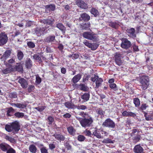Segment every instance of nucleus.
Masks as SVG:
<instances>
[{
    "mask_svg": "<svg viewBox=\"0 0 153 153\" xmlns=\"http://www.w3.org/2000/svg\"><path fill=\"white\" fill-rule=\"evenodd\" d=\"M20 127L19 123L17 121H15L10 123L9 125H6L5 129L9 132H12L14 134H16L20 129Z\"/></svg>",
    "mask_w": 153,
    "mask_h": 153,
    "instance_id": "obj_1",
    "label": "nucleus"
},
{
    "mask_svg": "<svg viewBox=\"0 0 153 153\" xmlns=\"http://www.w3.org/2000/svg\"><path fill=\"white\" fill-rule=\"evenodd\" d=\"M149 81L148 76L145 75L141 76L139 79V82L141 88L143 90H146L149 85Z\"/></svg>",
    "mask_w": 153,
    "mask_h": 153,
    "instance_id": "obj_2",
    "label": "nucleus"
},
{
    "mask_svg": "<svg viewBox=\"0 0 153 153\" xmlns=\"http://www.w3.org/2000/svg\"><path fill=\"white\" fill-rule=\"evenodd\" d=\"M83 37L86 39L92 40L93 42H97L99 40L98 35L93 32L86 31L82 34Z\"/></svg>",
    "mask_w": 153,
    "mask_h": 153,
    "instance_id": "obj_3",
    "label": "nucleus"
},
{
    "mask_svg": "<svg viewBox=\"0 0 153 153\" xmlns=\"http://www.w3.org/2000/svg\"><path fill=\"white\" fill-rule=\"evenodd\" d=\"M77 119L79 121L81 126L84 128L89 127L93 122V120L91 117L88 119L79 118Z\"/></svg>",
    "mask_w": 153,
    "mask_h": 153,
    "instance_id": "obj_4",
    "label": "nucleus"
},
{
    "mask_svg": "<svg viewBox=\"0 0 153 153\" xmlns=\"http://www.w3.org/2000/svg\"><path fill=\"white\" fill-rule=\"evenodd\" d=\"M102 125L103 126L112 128H114L115 127V123L110 118L105 120Z\"/></svg>",
    "mask_w": 153,
    "mask_h": 153,
    "instance_id": "obj_5",
    "label": "nucleus"
},
{
    "mask_svg": "<svg viewBox=\"0 0 153 153\" xmlns=\"http://www.w3.org/2000/svg\"><path fill=\"white\" fill-rule=\"evenodd\" d=\"M122 42L121 47L123 48L127 49L131 45V43L127 38H122L121 39Z\"/></svg>",
    "mask_w": 153,
    "mask_h": 153,
    "instance_id": "obj_6",
    "label": "nucleus"
},
{
    "mask_svg": "<svg viewBox=\"0 0 153 153\" xmlns=\"http://www.w3.org/2000/svg\"><path fill=\"white\" fill-rule=\"evenodd\" d=\"M8 37L5 32L0 33V45L3 46L8 41Z\"/></svg>",
    "mask_w": 153,
    "mask_h": 153,
    "instance_id": "obj_7",
    "label": "nucleus"
},
{
    "mask_svg": "<svg viewBox=\"0 0 153 153\" xmlns=\"http://www.w3.org/2000/svg\"><path fill=\"white\" fill-rule=\"evenodd\" d=\"M46 29V27H36L34 29V33L37 36H40L44 34Z\"/></svg>",
    "mask_w": 153,
    "mask_h": 153,
    "instance_id": "obj_8",
    "label": "nucleus"
},
{
    "mask_svg": "<svg viewBox=\"0 0 153 153\" xmlns=\"http://www.w3.org/2000/svg\"><path fill=\"white\" fill-rule=\"evenodd\" d=\"M54 20L52 18H48L47 19H41L40 22L44 24L48 25L50 26H52L54 23Z\"/></svg>",
    "mask_w": 153,
    "mask_h": 153,
    "instance_id": "obj_9",
    "label": "nucleus"
},
{
    "mask_svg": "<svg viewBox=\"0 0 153 153\" xmlns=\"http://www.w3.org/2000/svg\"><path fill=\"white\" fill-rule=\"evenodd\" d=\"M90 19V16L85 13H83L80 15L79 20V22H87Z\"/></svg>",
    "mask_w": 153,
    "mask_h": 153,
    "instance_id": "obj_10",
    "label": "nucleus"
},
{
    "mask_svg": "<svg viewBox=\"0 0 153 153\" xmlns=\"http://www.w3.org/2000/svg\"><path fill=\"white\" fill-rule=\"evenodd\" d=\"M122 54L117 53L114 56V60L116 64L119 66H120L122 64V61L121 58L122 56Z\"/></svg>",
    "mask_w": 153,
    "mask_h": 153,
    "instance_id": "obj_11",
    "label": "nucleus"
},
{
    "mask_svg": "<svg viewBox=\"0 0 153 153\" xmlns=\"http://www.w3.org/2000/svg\"><path fill=\"white\" fill-rule=\"evenodd\" d=\"M76 4L79 7L84 9L88 8L87 4L82 0H77Z\"/></svg>",
    "mask_w": 153,
    "mask_h": 153,
    "instance_id": "obj_12",
    "label": "nucleus"
},
{
    "mask_svg": "<svg viewBox=\"0 0 153 153\" xmlns=\"http://www.w3.org/2000/svg\"><path fill=\"white\" fill-rule=\"evenodd\" d=\"M52 136L54 137L56 140L60 142L64 141L65 138V135H63L61 133H56L54 134H53Z\"/></svg>",
    "mask_w": 153,
    "mask_h": 153,
    "instance_id": "obj_13",
    "label": "nucleus"
},
{
    "mask_svg": "<svg viewBox=\"0 0 153 153\" xmlns=\"http://www.w3.org/2000/svg\"><path fill=\"white\" fill-rule=\"evenodd\" d=\"M18 82L23 88L25 89L27 88L28 83L27 80L23 78H21L19 79Z\"/></svg>",
    "mask_w": 153,
    "mask_h": 153,
    "instance_id": "obj_14",
    "label": "nucleus"
},
{
    "mask_svg": "<svg viewBox=\"0 0 153 153\" xmlns=\"http://www.w3.org/2000/svg\"><path fill=\"white\" fill-rule=\"evenodd\" d=\"M126 32L129 37L133 38L136 37V35L135 33V30L134 28H131L128 29L126 30Z\"/></svg>",
    "mask_w": 153,
    "mask_h": 153,
    "instance_id": "obj_15",
    "label": "nucleus"
},
{
    "mask_svg": "<svg viewBox=\"0 0 153 153\" xmlns=\"http://www.w3.org/2000/svg\"><path fill=\"white\" fill-rule=\"evenodd\" d=\"M142 112L144 114L146 120L149 121L153 120V112L146 113L145 111H143Z\"/></svg>",
    "mask_w": 153,
    "mask_h": 153,
    "instance_id": "obj_16",
    "label": "nucleus"
},
{
    "mask_svg": "<svg viewBox=\"0 0 153 153\" xmlns=\"http://www.w3.org/2000/svg\"><path fill=\"white\" fill-rule=\"evenodd\" d=\"M122 114L123 117H130L133 118H135L136 117V114L135 113L131 111H124L122 113Z\"/></svg>",
    "mask_w": 153,
    "mask_h": 153,
    "instance_id": "obj_17",
    "label": "nucleus"
},
{
    "mask_svg": "<svg viewBox=\"0 0 153 153\" xmlns=\"http://www.w3.org/2000/svg\"><path fill=\"white\" fill-rule=\"evenodd\" d=\"M133 151L135 153H144L143 148L140 144L136 145L134 146Z\"/></svg>",
    "mask_w": 153,
    "mask_h": 153,
    "instance_id": "obj_18",
    "label": "nucleus"
},
{
    "mask_svg": "<svg viewBox=\"0 0 153 153\" xmlns=\"http://www.w3.org/2000/svg\"><path fill=\"white\" fill-rule=\"evenodd\" d=\"M94 129L92 133V135H94L97 138H102L103 136L101 135L100 129H98L97 128H95Z\"/></svg>",
    "mask_w": 153,
    "mask_h": 153,
    "instance_id": "obj_19",
    "label": "nucleus"
},
{
    "mask_svg": "<svg viewBox=\"0 0 153 153\" xmlns=\"http://www.w3.org/2000/svg\"><path fill=\"white\" fill-rule=\"evenodd\" d=\"M82 74L80 73L75 75L71 79V82L74 84L76 83L79 81L82 77Z\"/></svg>",
    "mask_w": 153,
    "mask_h": 153,
    "instance_id": "obj_20",
    "label": "nucleus"
},
{
    "mask_svg": "<svg viewBox=\"0 0 153 153\" xmlns=\"http://www.w3.org/2000/svg\"><path fill=\"white\" fill-rule=\"evenodd\" d=\"M67 128L68 132L70 135L74 136L75 135L76 130L73 126H71L68 127Z\"/></svg>",
    "mask_w": 153,
    "mask_h": 153,
    "instance_id": "obj_21",
    "label": "nucleus"
},
{
    "mask_svg": "<svg viewBox=\"0 0 153 153\" xmlns=\"http://www.w3.org/2000/svg\"><path fill=\"white\" fill-rule=\"evenodd\" d=\"M11 51L10 50H7L5 51L4 54L1 57V59L5 60L10 55Z\"/></svg>",
    "mask_w": 153,
    "mask_h": 153,
    "instance_id": "obj_22",
    "label": "nucleus"
},
{
    "mask_svg": "<svg viewBox=\"0 0 153 153\" xmlns=\"http://www.w3.org/2000/svg\"><path fill=\"white\" fill-rule=\"evenodd\" d=\"M64 105L68 109H74L75 108V105L71 102H67L64 103Z\"/></svg>",
    "mask_w": 153,
    "mask_h": 153,
    "instance_id": "obj_23",
    "label": "nucleus"
},
{
    "mask_svg": "<svg viewBox=\"0 0 153 153\" xmlns=\"http://www.w3.org/2000/svg\"><path fill=\"white\" fill-rule=\"evenodd\" d=\"M45 8L49 11H54L56 9V6L54 4H51L49 5H46Z\"/></svg>",
    "mask_w": 153,
    "mask_h": 153,
    "instance_id": "obj_24",
    "label": "nucleus"
},
{
    "mask_svg": "<svg viewBox=\"0 0 153 153\" xmlns=\"http://www.w3.org/2000/svg\"><path fill=\"white\" fill-rule=\"evenodd\" d=\"M109 26L112 28L117 29L120 26L118 22H109Z\"/></svg>",
    "mask_w": 153,
    "mask_h": 153,
    "instance_id": "obj_25",
    "label": "nucleus"
},
{
    "mask_svg": "<svg viewBox=\"0 0 153 153\" xmlns=\"http://www.w3.org/2000/svg\"><path fill=\"white\" fill-rule=\"evenodd\" d=\"M25 66L27 69H30L32 66V62L29 58H27L25 61Z\"/></svg>",
    "mask_w": 153,
    "mask_h": 153,
    "instance_id": "obj_26",
    "label": "nucleus"
},
{
    "mask_svg": "<svg viewBox=\"0 0 153 153\" xmlns=\"http://www.w3.org/2000/svg\"><path fill=\"white\" fill-rule=\"evenodd\" d=\"M90 95L89 93H85L81 96V98L84 102L87 101L90 98Z\"/></svg>",
    "mask_w": 153,
    "mask_h": 153,
    "instance_id": "obj_27",
    "label": "nucleus"
},
{
    "mask_svg": "<svg viewBox=\"0 0 153 153\" xmlns=\"http://www.w3.org/2000/svg\"><path fill=\"white\" fill-rule=\"evenodd\" d=\"M55 36L54 35L52 36H50L47 37L45 39V42H50L54 41L55 39Z\"/></svg>",
    "mask_w": 153,
    "mask_h": 153,
    "instance_id": "obj_28",
    "label": "nucleus"
},
{
    "mask_svg": "<svg viewBox=\"0 0 153 153\" xmlns=\"http://www.w3.org/2000/svg\"><path fill=\"white\" fill-rule=\"evenodd\" d=\"M10 147V146L7 144H4L3 143L0 144V148L3 151H7L8 149Z\"/></svg>",
    "mask_w": 153,
    "mask_h": 153,
    "instance_id": "obj_29",
    "label": "nucleus"
},
{
    "mask_svg": "<svg viewBox=\"0 0 153 153\" xmlns=\"http://www.w3.org/2000/svg\"><path fill=\"white\" fill-rule=\"evenodd\" d=\"M13 68L11 67H9L6 68L2 70V72L3 74H7L10 73L12 71H13Z\"/></svg>",
    "mask_w": 153,
    "mask_h": 153,
    "instance_id": "obj_30",
    "label": "nucleus"
},
{
    "mask_svg": "<svg viewBox=\"0 0 153 153\" xmlns=\"http://www.w3.org/2000/svg\"><path fill=\"white\" fill-rule=\"evenodd\" d=\"M42 55L39 53L34 54L33 56V59L35 60H37L39 63L42 62V60L41 59Z\"/></svg>",
    "mask_w": 153,
    "mask_h": 153,
    "instance_id": "obj_31",
    "label": "nucleus"
},
{
    "mask_svg": "<svg viewBox=\"0 0 153 153\" xmlns=\"http://www.w3.org/2000/svg\"><path fill=\"white\" fill-rule=\"evenodd\" d=\"M56 27L63 33H65L66 30V27L62 23H58L56 24Z\"/></svg>",
    "mask_w": 153,
    "mask_h": 153,
    "instance_id": "obj_32",
    "label": "nucleus"
},
{
    "mask_svg": "<svg viewBox=\"0 0 153 153\" xmlns=\"http://www.w3.org/2000/svg\"><path fill=\"white\" fill-rule=\"evenodd\" d=\"M17 56L18 59L19 60H21L23 59L24 56V55L22 51L20 50H18L17 51Z\"/></svg>",
    "mask_w": 153,
    "mask_h": 153,
    "instance_id": "obj_33",
    "label": "nucleus"
},
{
    "mask_svg": "<svg viewBox=\"0 0 153 153\" xmlns=\"http://www.w3.org/2000/svg\"><path fill=\"white\" fill-rule=\"evenodd\" d=\"M79 86V89L81 91H88V87L85 85V84L83 83L80 84Z\"/></svg>",
    "mask_w": 153,
    "mask_h": 153,
    "instance_id": "obj_34",
    "label": "nucleus"
},
{
    "mask_svg": "<svg viewBox=\"0 0 153 153\" xmlns=\"http://www.w3.org/2000/svg\"><path fill=\"white\" fill-rule=\"evenodd\" d=\"M14 111V110L13 108L10 107L8 108V110L7 112V116H12Z\"/></svg>",
    "mask_w": 153,
    "mask_h": 153,
    "instance_id": "obj_35",
    "label": "nucleus"
},
{
    "mask_svg": "<svg viewBox=\"0 0 153 153\" xmlns=\"http://www.w3.org/2000/svg\"><path fill=\"white\" fill-rule=\"evenodd\" d=\"M17 65H15L14 67L15 70L18 72H22L23 71V68L22 66L20 63H16Z\"/></svg>",
    "mask_w": 153,
    "mask_h": 153,
    "instance_id": "obj_36",
    "label": "nucleus"
},
{
    "mask_svg": "<svg viewBox=\"0 0 153 153\" xmlns=\"http://www.w3.org/2000/svg\"><path fill=\"white\" fill-rule=\"evenodd\" d=\"M103 81V79L101 78H98L95 82L96 88H98L101 85Z\"/></svg>",
    "mask_w": 153,
    "mask_h": 153,
    "instance_id": "obj_37",
    "label": "nucleus"
},
{
    "mask_svg": "<svg viewBox=\"0 0 153 153\" xmlns=\"http://www.w3.org/2000/svg\"><path fill=\"white\" fill-rule=\"evenodd\" d=\"M29 150L31 152L36 153V152L37 149L34 145L31 144L29 146Z\"/></svg>",
    "mask_w": 153,
    "mask_h": 153,
    "instance_id": "obj_38",
    "label": "nucleus"
},
{
    "mask_svg": "<svg viewBox=\"0 0 153 153\" xmlns=\"http://www.w3.org/2000/svg\"><path fill=\"white\" fill-rule=\"evenodd\" d=\"M90 12L95 17H97L99 15L98 10L94 8H92Z\"/></svg>",
    "mask_w": 153,
    "mask_h": 153,
    "instance_id": "obj_39",
    "label": "nucleus"
},
{
    "mask_svg": "<svg viewBox=\"0 0 153 153\" xmlns=\"http://www.w3.org/2000/svg\"><path fill=\"white\" fill-rule=\"evenodd\" d=\"M15 106L19 108L24 109L26 107V105L25 104H21L20 103H13Z\"/></svg>",
    "mask_w": 153,
    "mask_h": 153,
    "instance_id": "obj_40",
    "label": "nucleus"
},
{
    "mask_svg": "<svg viewBox=\"0 0 153 153\" xmlns=\"http://www.w3.org/2000/svg\"><path fill=\"white\" fill-rule=\"evenodd\" d=\"M90 24L89 23H85L81 25V27L82 29L87 30L90 26Z\"/></svg>",
    "mask_w": 153,
    "mask_h": 153,
    "instance_id": "obj_41",
    "label": "nucleus"
},
{
    "mask_svg": "<svg viewBox=\"0 0 153 153\" xmlns=\"http://www.w3.org/2000/svg\"><path fill=\"white\" fill-rule=\"evenodd\" d=\"M133 102L136 107L139 106L140 104V100L137 97L135 98L134 99Z\"/></svg>",
    "mask_w": 153,
    "mask_h": 153,
    "instance_id": "obj_42",
    "label": "nucleus"
},
{
    "mask_svg": "<svg viewBox=\"0 0 153 153\" xmlns=\"http://www.w3.org/2000/svg\"><path fill=\"white\" fill-rule=\"evenodd\" d=\"M27 45L28 47L30 48H33L35 47V44L32 41L27 42Z\"/></svg>",
    "mask_w": 153,
    "mask_h": 153,
    "instance_id": "obj_43",
    "label": "nucleus"
},
{
    "mask_svg": "<svg viewBox=\"0 0 153 153\" xmlns=\"http://www.w3.org/2000/svg\"><path fill=\"white\" fill-rule=\"evenodd\" d=\"M14 116L17 118H22L24 116V114L22 112H17L15 113Z\"/></svg>",
    "mask_w": 153,
    "mask_h": 153,
    "instance_id": "obj_44",
    "label": "nucleus"
},
{
    "mask_svg": "<svg viewBox=\"0 0 153 153\" xmlns=\"http://www.w3.org/2000/svg\"><path fill=\"white\" fill-rule=\"evenodd\" d=\"M110 88L113 89L114 91H116L118 90V88L117 86L116 85L115 83H112L109 84Z\"/></svg>",
    "mask_w": 153,
    "mask_h": 153,
    "instance_id": "obj_45",
    "label": "nucleus"
},
{
    "mask_svg": "<svg viewBox=\"0 0 153 153\" xmlns=\"http://www.w3.org/2000/svg\"><path fill=\"white\" fill-rule=\"evenodd\" d=\"M9 97L10 98H16L17 97V95L16 92H13L9 94Z\"/></svg>",
    "mask_w": 153,
    "mask_h": 153,
    "instance_id": "obj_46",
    "label": "nucleus"
},
{
    "mask_svg": "<svg viewBox=\"0 0 153 153\" xmlns=\"http://www.w3.org/2000/svg\"><path fill=\"white\" fill-rule=\"evenodd\" d=\"M99 44L97 43H92L91 47V48L92 50H96L99 47Z\"/></svg>",
    "mask_w": 153,
    "mask_h": 153,
    "instance_id": "obj_47",
    "label": "nucleus"
},
{
    "mask_svg": "<svg viewBox=\"0 0 153 153\" xmlns=\"http://www.w3.org/2000/svg\"><path fill=\"white\" fill-rule=\"evenodd\" d=\"M103 143H113L114 141L112 140L111 139L107 138L104 139L102 141Z\"/></svg>",
    "mask_w": 153,
    "mask_h": 153,
    "instance_id": "obj_48",
    "label": "nucleus"
},
{
    "mask_svg": "<svg viewBox=\"0 0 153 153\" xmlns=\"http://www.w3.org/2000/svg\"><path fill=\"white\" fill-rule=\"evenodd\" d=\"M77 138L78 141L80 142L83 141L86 139L85 137L84 136L81 134L79 135Z\"/></svg>",
    "mask_w": 153,
    "mask_h": 153,
    "instance_id": "obj_49",
    "label": "nucleus"
},
{
    "mask_svg": "<svg viewBox=\"0 0 153 153\" xmlns=\"http://www.w3.org/2000/svg\"><path fill=\"white\" fill-rule=\"evenodd\" d=\"M97 111L98 114L100 115L102 117L104 116L105 111L101 108H99L97 109Z\"/></svg>",
    "mask_w": 153,
    "mask_h": 153,
    "instance_id": "obj_50",
    "label": "nucleus"
},
{
    "mask_svg": "<svg viewBox=\"0 0 153 153\" xmlns=\"http://www.w3.org/2000/svg\"><path fill=\"white\" fill-rule=\"evenodd\" d=\"M42 81L41 78L38 75L36 76L35 82L37 84H39L41 83Z\"/></svg>",
    "mask_w": 153,
    "mask_h": 153,
    "instance_id": "obj_51",
    "label": "nucleus"
},
{
    "mask_svg": "<svg viewBox=\"0 0 153 153\" xmlns=\"http://www.w3.org/2000/svg\"><path fill=\"white\" fill-rule=\"evenodd\" d=\"M35 89V86L34 85H29L27 88L28 91L29 93H30L34 91Z\"/></svg>",
    "mask_w": 153,
    "mask_h": 153,
    "instance_id": "obj_52",
    "label": "nucleus"
},
{
    "mask_svg": "<svg viewBox=\"0 0 153 153\" xmlns=\"http://www.w3.org/2000/svg\"><path fill=\"white\" fill-rule=\"evenodd\" d=\"M91 76L88 74L86 76L84 75L82 79V82H87L89 78Z\"/></svg>",
    "mask_w": 153,
    "mask_h": 153,
    "instance_id": "obj_53",
    "label": "nucleus"
},
{
    "mask_svg": "<svg viewBox=\"0 0 153 153\" xmlns=\"http://www.w3.org/2000/svg\"><path fill=\"white\" fill-rule=\"evenodd\" d=\"M101 134L102 136H103V137L104 136H107L108 134V133L105 131L103 128H100Z\"/></svg>",
    "mask_w": 153,
    "mask_h": 153,
    "instance_id": "obj_54",
    "label": "nucleus"
},
{
    "mask_svg": "<svg viewBox=\"0 0 153 153\" xmlns=\"http://www.w3.org/2000/svg\"><path fill=\"white\" fill-rule=\"evenodd\" d=\"M84 133L85 136L90 137H91V135L92 134L90 130H88L87 129L84 131Z\"/></svg>",
    "mask_w": 153,
    "mask_h": 153,
    "instance_id": "obj_55",
    "label": "nucleus"
},
{
    "mask_svg": "<svg viewBox=\"0 0 153 153\" xmlns=\"http://www.w3.org/2000/svg\"><path fill=\"white\" fill-rule=\"evenodd\" d=\"M46 108L45 106H42L40 107H36L35 108V109L37 110L39 112L42 111Z\"/></svg>",
    "mask_w": 153,
    "mask_h": 153,
    "instance_id": "obj_56",
    "label": "nucleus"
},
{
    "mask_svg": "<svg viewBox=\"0 0 153 153\" xmlns=\"http://www.w3.org/2000/svg\"><path fill=\"white\" fill-rule=\"evenodd\" d=\"M83 43L85 46L88 48H91V47L92 43H90L89 41L85 40Z\"/></svg>",
    "mask_w": 153,
    "mask_h": 153,
    "instance_id": "obj_57",
    "label": "nucleus"
},
{
    "mask_svg": "<svg viewBox=\"0 0 153 153\" xmlns=\"http://www.w3.org/2000/svg\"><path fill=\"white\" fill-rule=\"evenodd\" d=\"M48 122H49L48 124L49 125L52 124V123L54 121V118L51 116H49L48 118Z\"/></svg>",
    "mask_w": 153,
    "mask_h": 153,
    "instance_id": "obj_58",
    "label": "nucleus"
},
{
    "mask_svg": "<svg viewBox=\"0 0 153 153\" xmlns=\"http://www.w3.org/2000/svg\"><path fill=\"white\" fill-rule=\"evenodd\" d=\"M5 138L6 140L10 141L11 143L13 142L14 140V138L7 135L5 136Z\"/></svg>",
    "mask_w": 153,
    "mask_h": 153,
    "instance_id": "obj_59",
    "label": "nucleus"
},
{
    "mask_svg": "<svg viewBox=\"0 0 153 153\" xmlns=\"http://www.w3.org/2000/svg\"><path fill=\"white\" fill-rule=\"evenodd\" d=\"M15 150L10 146L7 150V153H16Z\"/></svg>",
    "mask_w": 153,
    "mask_h": 153,
    "instance_id": "obj_60",
    "label": "nucleus"
},
{
    "mask_svg": "<svg viewBox=\"0 0 153 153\" xmlns=\"http://www.w3.org/2000/svg\"><path fill=\"white\" fill-rule=\"evenodd\" d=\"M148 107V105L146 103L142 104L140 107V109L143 110H146V108Z\"/></svg>",
    "mask_w": 153,
    "mask_h": 153,
    "instance_id": "obj_61",
    "label": "nucleus"
},
{
    "mask_svg": "<svg viewBox=\"0 0 153 153\" xmlns=\"http://www.w3.org/2000/svg\"><path fill=\"white\" fill-rule=\"evenodd\" d=\"M77 108L78 109L84 110L87 108V107L85 105H78L77 107Z\"/></svg>",
    "mask_w": 153,
    "mask_h": 153,
    "instance_id": "obj_62",
    "label": "nucleus"
},
{
    "mask_svg": "<svg viewBox=\"0 0 153 153\" xmlns=\"http://www.w3.org/2000/svg\"><path fill=\"white\" fill-rule=\"evenodd\" d=\"M33 22L31 21H29L27 22L25 24L26 27H30L33 25Z\"/></svg>",
    "mask_w": 153,
    "mask_h": 153,
    "instance_id": "obj_63",
    "label": "nucleus"
},
{
    "mask_svg": "<svg viewBox=\"0 0 153 153\" xmlns=\"http://www.w3.org/2000/svg\"><path fill=\"white\" fill-rule=\"evenodd\" d=\"M40 151L41 153H48V150L45 147L41 148L40 149Z\"/></svg>",
    "mask_w": 153,
    "mask_h": 153,
    "instance_id": "obj_64",
    "label": "nucleus"
}]
</instances>
